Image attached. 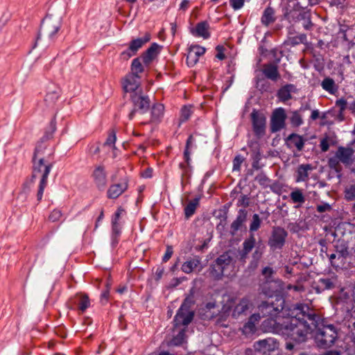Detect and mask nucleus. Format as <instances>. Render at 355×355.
I'll list each match as a JSON object with an SVG mask.
<instances>
[{"label": "nucleus", "instance_id": "1", "mask_svg": "<svg viewBox=\"0 0 355 355\" xmlns=\"http://www.w3.org/2000/svg\"><path fill=\"white\" fill-rule=\"evenodd\" d=\"M295 310L298 311L295 316L283 321L272 320V331L295 342L302 343L318 327L319 317L312 311L309 312V307L304 304L296 305Z\"/></svg>", "mask_w": 355, "mask_h": 355}, {"label": "nucleus", "instance_id": "13", "mask_svg": "<svg viewBox=\"0 0 355 355\" xmlns=\"http://www.w3.org/2000/svg\"><path fill=\"white\" fill-rule=\"evenodd\" d=\"M286 116L284 108L276 109L272 115L270 121L271 132H275L282 130L285 125Z\"/></svg>", "mask_w": 355, "mask_h": 355}, {"label": "nucleus", "instance_id": "42", "mask_svg": "<svg viewBox=\"0 0 355 355\" xmlns=\"http://www.w3.org/2000/svg\"><path fill=\"white\" fill-rule=\"evenodd\" d=\"M322 87L325 91L329 92L330 94H334L335 92V83L332 78H324L322 83Z\"/></svg>", "mask_w": 355, "mask_h": 355}, {"label": "nucleus", "instance_id": "4", "mask_svg": "<svg viewBox=\"0 0 355 355\" xmlns=\"http://www.w3.org/2000/svg\"><path fill=\"white\" fill-rule=\"evenodd\" d=\"M284 300L282 297H276L275 300L272 298L269 299L266 302H263L259 306V311L261 317L268 318L264 321L266 325H269V329L272 331V322L273 321H282L278 318L281 311L284 309Z\"/></svg>", "mask_w": 355, "mask_h": 355}, {"label": "nucleus", "instance_id": "39", "mask_svg": "<svg viewBox=\"0 0 355 355\" xmlns=\"http://www.w3.org/2000/svg\"><path fill=\"white\" fill-rule=\"evenodd\" d=\"M141 60V58H137L132 60L131 64V74L139 76V73L143 72L144 68Z\"/></svg>", "mask_w": 355, "mask_h": 355}, {"label": "nucleus", "instance_id": "63", "mask_svg": "<svg viewBox=\"0 0 355 355\" xmlns=\"http://www.w3.org/2000/svg\"><path fill=\"white\" fill-rule=\"evenodd\" d=\"M135 55V53H133L132 51H130V48L128 47L127 50L123 51L121 53V57L122 59L127 60Z\"/></svg>", "mask_w": 355, "mask_h": 355}, {"label": "nucleus", "instance_id": "21", "mask_svg": "<svg viewBox=\"0 0 355 355\" xmlns=\"http://www.w3.org/2000/svg\"><path fill=\"white\" fill-rule=\"evenodd\" d=\"M128 188L126 180H123L120 183L112 184L107 190V197L109 198L115 199L121 196Z\"/></svg>", "mask_w": 355, "mask_h": 355}, {"label": "nucleus", "instance_id": "32", "mask_svg": "<svg viewBox=\"0 0 355 355\" xmlns=\"http://www.w3.org/2000/svg\"><path fill=\"white\" fill-rule=\"evenodd\" d=\"M164 107L161 103H156L153 105L151 109V119L152 122H157L161 120L164 116Z\"/></svg>", "mask_w": 355, "mask_h": 355}, {"label": "nucleus", "instance_id": "59", "mask_svg": "<svg viewBox=\"0 0 355 355\" xmlns=\"http://www.w3.org/2000/svg\"><path fill=\"white\" fill-rule=\"evenodd\" d=\"M216 50L217 51V54L216 55V58L218 60H223L225 58V55L224 54L225 48L223 46L218 45L216 47Z\"/></svg>", "mask_w": 355, "mask_h": 355}, {"label": "nucleus", "instance_id": "40", "mask_svg": "<svg viewBox=\"0 0 355 355\" xmlns=\"http://www.w3.org/2000/svg\"><path fill=\"white\" fill-rule=\"evenodd\" d=\"M224 270L222 266L215 262L211 267L210 274L214 279H219L223 276Z\"/></svg>", "mask_w": 355, "mask_h": 355}, {"label": "nucleus", "instance_id": "28", "mask_svg": "<svg viewBox=\"0 0 355 355\" xmlns=\"http://www.w3.org/2000/svg\"><path fill=\"white\" fill-rule=\"evenodd\" d=\"M150 40V35L149 33H146L144 37L132 40L129 44L130 51H132L135 54L139 49H141L144 44L149 42Z\"/></svg>", "mask_w": 355, "mask_h": 355}, {"label": "nucleus", "instance_id": "14", "mask_svg": "<svg viewBox=\"0 0 355 355\" xmlns=\"http://www.w3.org/2000/svg\"><path fill=\"white\" fill-rule=\"evenodd\" d=\"M251 119L254 134L258 137H262L265 134L266 117L259 112L253 110L251 113Z\"/></svg>", "mask_w": 355, "mask_h": 355}, {"label": "nucleus", "instance_id": "46", "mask_svg": "<svg viewBox=\"0 0 355 355\" xmlns=\"http://www.w3.org/2000/svg\"><path fill=\"white\" fill-rule=\"evenodd\" d=\"M116 134L114 131H112L105 142L103 144V148H110L112 150H114L115 149V141H116Z\"/></svg>", "mask_w": 355, "mask_h": 355}, {"label": "nucleus", "instance_id": "11", "mask_svg": "<svg viewBox=\"0 0 355 355\" xmlns=\"http://www.w3.org/2000/svg\"><path fill=\"white\" fill-rule=\"evenodd\" d=\"M288 232L281 227H274L268 240L269 246L273 249H282L285 244Z\"/></svg>", "mask_w": 355, "mask_h": 355}, {"label": "nucleus", "instance_id": "49", "mask_svg": "<svg viewBox=\"0 0 355 355\" xmlns=\"http://www.w3.org/2000/svg\"><path fill=\"white\" fill-rule=\"evenodd\" d=\"M261 220L259 217V216L257 214H254L252 216V220L250 225V231L251 232H256L259 230V228L261 226Z\"/></svg>", "mask_w": 355, "mask_h": 355}, {"label": "nucleus", "instance_id": "25", "mask_svg": "<svg viewBox=\"0 0 355 355\" xmlns=\"http://www.w3.org/2000/svg\"><path fill=\"white\" fill-rule=\"evenodd\" d=\"M354 150L352 148L339 147L336 153L338 159L343 164H349Z\"/></svg>", "mask_w": 355, "mask_h": 355}, {"label": "nucleus", "instance_id": "9", "mask_svg": "<svg viewBox=\"0 0 355 355\" xmlns=\"http://www.w3.org/2000/svg\"><path fill=\"white\" fill-rule=\"evenodd\" d=\"M338 284V276L334 272H330L320 277L314 282L312 287L317 293H320L325 290L336 288Z\"/></svg>", "mask_w": 355, "mask_h": 355}, {"label": "nucleus", "instance_id": "61", "mask_svg": "<svg viewBox=\"0 0 355 355\" xmlns=\"http://www.w3.org/2000/svg\"><path fill=\"white\" fill-rule=\"evenodd\" d=\"M320 146L322 152H327L329 150V144L328 137L321 139Z\"/></svg>", "mask_w": 355, "mask_h": 355}, {"label": "nucleus", "instance_id": "6", "mask_svg": "<svg viewBox=\"0 0 355 355\" xmlns=\"http://www.w3.org/2000/svg\"><path fill=\"white\" fill-rule=\"evenodd\" d=\"M314 329H316L315 341L319 347L327 348L334 344L338 338V332L333 324L319 327L318 322V327Z\"/></svg>", "mask_w": 355, "mask_h": 355}, {"label": "nucleus", "instance_id": "44", "mask_svg": "<svg viewBox=\"0 0 355 355\" xmlns=\"http://www.w3.org/2000/svg\"><path fill=\"white\" fill-rule=\"evenodd\" d=\"M290 197L294 203H300L302 204L305 202V198L300 189H296L292 191L290 194Z\"/></svg>", "mask_w": 355, "mask_h": 355}, {"label": "nucleus", "instance_id": "22", "mask_svg": "<svg viewBox=\"0 0 355 355\" xmlns=\"http://www.w3.org/2000/svg\"><path fill=\"white\" fill-rule=\"evenodd\" d=\"M160 46L157 43H153L142 54L141 58L146 65H149L150 62L155 58L159 53Z\"/></svg>", "mask_w": 355, "mask_h": 355}, {"label": "nucleus", "instance_id": "8", "mask_svg": "<svg viewBox=\"0 0 355 355\" xmlns=\"http://www.w3.org/2000/svg\"><path fill=\"white\" fill-rule=\"evenodd\" d=\"M133 104V110L128 115V118L132 120L135 112H138L141 114L146 112L150 107V99L148 96L143 95L141 93L135 92L131 96Z\"/></svg>", "mask_w": 355, "mask_h": 355}, {"label": "nucleus", "instance_id": "36", "mask_svg": "<svg viewBox=\"0 0 355 355\" xmlns=\"http://www.w3.org/2000/svg\"><path fill=\"white\" fill-rule=\"evenodd\" d=\"M200 198H195L194 199L190 200L188 204L184 207V216L186 218H189L192 216L197 207L199 206Z\"/></svg>", "mask_w": 355, "mask_h": 355}, {"label": "nucleus", "instance_id": "55", "mask_svg": "<svg viewBox=\"0 0 355 355\" xmlns=\"http://www.w3.org/2000/svg\"><path fill=\"white\" fill-rule=\"evenodd\" d=\"M62 212L59 209H54L49 215V220L52 222H56L62 217Z\"/></svg>", "mask_w": 355, "mask_h": 355}, {"label": "nucleus", "instance_id": "15", "mask_svg": "<svg viewBox=\"0 0 355 355\" xmlns=\"http://www.w3.org/2000/svg\"><path fill=\"white\" fill-rule=\"evenodd\" d=\"M254 305L251 299L246 296L240 299L233 310L232 315L234 317H239L241 315H247L253 309Z\"/></svg>", "mask_w": 355, "mask_h": 355}, {"label": "nucleus", "instance_id": "33", "mask_svg": "<svg viewBox=\"0 0 355 355\" xmlns=\"http://www.w3.org/2000/svg\"><path fill=\"white\" fill-rule=\"evenodd\" d=\"M261 317L259 313L252 314L250 317L248 322L244 325L243 331L245 333L254 332L256 330V323L260 320Z\"/></svg>", "mask_w": 355, "mask_h": 355}, {"label": "nucleus", "instance_id": "24", "mask_svg": "<svg viewBox=\"0 0 355 355\" xmlns=\"http://www.w3.org/2000/svg\"><path fill=\"white\" fill-rule=\"evenodd\" d=\"M279 282L272 280H266V282L261 286V292L269 297L279 291Z\"/></svg>", "mask_w": 355, "mask_h": 355}, {"label": "nucleus", "instance_id": "7", "mask_svg": "<svg viewBox=\"0 0 355 355\" xmlns=\"http://www.w3.org/2000/svg\"><path fill=\"white\" fill-rule=\"evenodd\" d=\"M191 303V300L187 297L178 309L174 318L175 326L176 327L181 325L187 327L192 321L194 314L189 310V304Z\"/></svg>", "mask_w": 355, "mask_h": 355}, {"label": "nucleus", "instance_id": "31", "mask_svg": "<svg viewBox=\"0 0 355 355\" xmlns=\"http://www.w3.org/2000/svg\"><path fill=\"white\" fill-rule=\"evenodd\" d=\"M74 303L78 306L82 312H84L89 306L90 301L89 297L85 294H78L74 298Z\"/></svg>", "mask_w": 355, "mask_h": 355}, {"label": "nucleus", "instance_id": "53", "mask_svg": "<svg viewBox=\"0 0 355 355\" xmlns=\"http://www.w3.org/2000/svg\"><path fill=\"white\" fill-rule=\"evenodd\" d=\"M243 161H244V158L241 155H236L234 157V159H233L232 171L239 172L241 171V166L242 163L243 162Z\"/></svg>", "mask_w": 355, "mask_h": 355}, {"label": "nucleus", "instance_id": "54", "mask_svg": "<svg viewBox=\"0 0 355 355\" xmlns=\"http://www.w3.org/2000/svg\"><path fill=\"white\" fill-rule=\"evenodd\" d=\"M121 234V229H118V231L116 232L114 229L112 228V236H111V245L114 248H115L119 243V237Z\"/></svg>", "mask_w": 355, "mask_h": 355}, {"label": "nucleus", "instance_id": "3", "mask_svg": "<svg viewBox=\"0 0 355 355\" xmlns=\"http://www.w3.org/2000/svg\"><path fill=\"white\" fill-rule=\"evenodd\" d=\"M61 25L62 17L60 15L48 14L42 22L37 42L40 41L44 45L54 42Z\"/></svg>", "mask_w": 355, "mask_h": 355}, {"label": "nucleus", "instance_id": "57", "mask_svg": "<svg viewBox=\"0 0 355 355\" xmlns=\"http://www.w3.org/2000/svg\"><path fill=\"white\" fill-rule=\"evenodd\" d=\"M316 209L318 212L323 213V212L331 211V207L329 203L323 202L320 205H318L316 207Z\"/></svg>", "mask_w": 355, "mask_h": 355}, {"label": "nucleus", "instance_id": "64", "mask_svg": "<svg viewBox=\"0 0 355 355\" xmlns=\"http://www.w3.org/2000/svg\"><path fill=\"white\" fill-rule=\"evenodd\" d=\"M239 202L244 207H247L249 206V198L245 195L241 196L239 200Z\"/></svg>", "mask_w": 355, "mask_h": 355}, {"label": "nucleus", "instance_id": "10", "mask_svg": "<svg viewBox=\"0 0 355 355\" xmlns=\"http://www.w3.org/2000/svg\"><path fill=\"white\" fill-rule=\"evenodd\" d=\"M193 141V137L192 135H190L187 141L186 148L184 152V157L185 159V163H180V168L182 169L181 173V184L182 187H184V184L187 183V179L190 176L191 174V166H190V151L189 149L192 146V144Z\"/></svg>", "mask_w": 355, "mask_h": 355}, {"label": "nucleus", "instance_id": "58", "mask_svg": "<svg viewBox=\"0 0 355 355\" xmlns=\"http://www.w3.org/2000/svg\"><path fill=\"white\" fill-rule=\"evenodd\" d=\"M274 272H274L273 269L268 266L265 267L262 270V275L265 277L266 280H272L271 277L274 274Z\"/></svg>", "mask_w": 355, "mask_h": 355}, {"label": "nucleus", "instance_id": "5", "mask_svg": "<svg viewBox=\"0 0 355 355\" xmlns=\"http://www.w3.org/2000/svg\"><path fill=\"white\" fill-rule=\"evenodd\" d=\"M320 3V0H293L290 2L285 12V17L290 21L306 19L307 12L302 10L313 6Z\"/></svg>", "mask_w": 355, "mask_h": 355}, {"label": "nucleus", "instance_id": "48", "mask_svg": "<svg viewBox=\"0 0 355 355\" xmlns=\"http://www.w3.org/2000/svg\"><path fill=\"white\" fill-rule=\"evenodd\" d=\"M288 41L293 46L304 44L306 42V35L302 33L298 35L289 37Z\"/></svg>", "mask_w": 355, "mask_h": 355}, {"label": "nucleus", "instance_id": "34", "mask_svg": "<svg viewBox=\"0 0 355 355\" xmlns=\"http://www.w3.org/2000/svg\"><path fill=\"white\" fill-rule=\"evenodd\" d=\"M200 261L198 257H195L185 261L181 267L182 270L187 274L192 272L199 265Z\"/></svg>", "mask_w": 355, "mask_h": 355}, {"label": "nucleus", "instance_id": "35", "mask_svg": "<svg viewBox=\"0 0 355 355\" xmlns=\"http://www.w3.org/2000/svg\"><path fill=\"white\" fill-rule=\"evenodd\" d=\"M287 141L290 143V145H293L296 147L299 151H301L303 149L305 142L302 136L295 133L290 135L287 138Z\"/></svg>", "mask_w": 355, "mask_h": 355}, {"label": "nucleus", "instance_id": "30", "mask_svg": "<svg viewBox=\"0 0 355 355\" xmlns=\"http://www.w3.org/2000/svg\"><path fill=\"white\" fill-rule=\"evenodd\" d=\"M263 73L266 78L272 80H276L279 76L277 67L274 64H265Z\"/></svg>", "mask_w": 355, "mask_h": 355}, {"label": "nucleus", "instance_id": "41", "mask_svg": "<svg viewBox=\"0 0 355 355\" xmlns=\"http://www.w3.org/2000/svg\"><path fill=\"white\" fill-rule=\"evenodd\" d=\"M215 262L218 263V266H220L225 269L231 263L232 258L228 253H224L218 257Z\"/></svg>", "mask_w": 355, "mask_h": 355}, {"label": "nucleus", "instance_id": "37", "mask_svg": "<svg viewBox=\"0 0 355 355\" xmlns=\"http://www.w3.org/2000/svg\"><path fill=\"white\" fill-rule=\"evenodd\" d=\"M339 243L340 244L338 243L336 245V252L338 255V261H340V263H342L349 255V250L345 243L343 241Z\"/></svg>", "mask_w": 355, "mask_h": 355}, {"label": "nucleus", "instance_id": "2", "mask_svg": "<svg viewBox=\"0 0 355 355\" xmlns=\"http://www.w3.org/2000/svg\"><path fill=\"white\" fill-rule=\"evenodd\" d=\"M44 137L39 142L35 148L33 157L32 176L28 182L24 184V189L30 187L35 179L40 180L37 192V199H42L44 189L47 186L49 175L54 166L53 149L48 148L44 142Z\"/></svg>", "mask_w": 355, "mask_h": 355}, {"label": "nucleus", "instance_id": "17", "mask_svg": "<svg viewBox=\"0 0 355 355\" xmlns=\"http://www.w3.org/2000/svg\"><path fill=\"white\" fill-rule=\"evenodd\" d=\"M255 243L256 239L254 235L251 234L250 236L243 241L242 244L243 248L238 252L236 257L239 261L243 263L245 262L247 258L248 257L249 253L254 248Z\"/></svg>", "mask_w": 355, "mask_h": 355}, {"label": "nucleus", "instance_id": "47", "mask_svg": "<svg viewBox=\"0 0 355 355\" xmlns=\"http://www.w3.org/2000/svg\"><path fill=\"white\" fill-rule=\"evenodd\" d=\"M192 107L191 105H184L181 110L180 121H187L192 114Z\"/></svg>", "mask_w": 355, "mask_h": 355}, {"label": "nucleus", "instance_id": "27", "mask_svg": "<svg viewBox=\"0 0 355 355\" xmlns=\"http://www.w3.org/2000/svg\"><path fill=\"white\" fill-rule=\"evenodd\" d=\"M295 92V86L292 84H287L279 89L277 92V96L280 101L282 102H286L292 98L291 94Z\"/></svg>", "mask_w": 355, "mask_h": 355}, {"label": "nucleus", "instance_id": "19", "mask_svg": "<svg viewBox=\"0 0 355 355\" xmlns=\"http://www.w3.org/2000/svg\"><path fill=\"white\" fill-rule=\"evenodd\" d=\"M205 53V49L204 47L198 45L191 46L187 56V65L190 67H193L198 62L199 58Z\"/></svg>", "mask_w": 355, "mask_h": 355}, {"label": "nucleus", "instance_id": "12", "mask_svg": "<svg viewBox=\"0 0 355 355\" xmlns=\"http://www.w3.org/2000/svg\"><path fill=\"white\" fill-rule=\"evenodd\" d=\"M278 343L273 338L259 340L254 343L255 351L261 355H271V353L278 349Z\"/></svg>", "mask_w": 355, "mask_h": 355}, {"label": "nucleus", "instance_id": "45", "mask_svg": "<svg viewBox=\"0 0 355 355\" xmlns=\"http://www.w3.org/2000/svg\"><path fill=\"white\" fill-rule=\"evenodd\" d=\"M185 340V329H181L178 334L171 340V345L178 346L183 343Z\"/></svg>", "mask_w": 355, "mask_h": 355}, {"label": "nucleus", "instance_id": "60", "mask_svg": "<svg viewBox=\"0 0 355 355\" xmlns=\"http://www.w3.org/2000/svg\"><path fill=\"white\" fill-rule=\"evenodd\" d=\"M245 1V0H230V3L234 10H239L243 7Z\"/></svg>", "mask_w": 355, "mask_h": 355}, {"label": "nucleus", "instance_id": "16", "mask_svg": "<svg viewBox=\"0 0 355 355\" xmlns=\"http://www.w3.org/2000/svg\"><path fill=\"white\" fill-rule=\"evenodd\" d=\"M255 243L256 239L254 235L251 234L250 236L243 241L242 244L243 248L238 252L236 257L239 261L243 263L245 262L247 258L248 257L249 253L254 248Z\"/></svg>", "mask_w": 355, "mask_h": 355}, {"label": "nucleus", "instance_id": "29", "mask_svg": "<svg viewBox=\"0 0 355 355\" xmlns=\"http://www.w3.org/2000/svg\"><path fill=\"white\" fill-rule=\"evenodd\" d=\"M276 20L275 10L268 6L267 7L261 16V24L265 26H268L270 24L274 23Z\"/></svg>", "mask_w": 355, "mask_h": 355}, {"label": "nucleus", "instance_id": "51", "mask_svg": "<svg viewBox=\"0 0 355 355\" xmlns=\"http://www.w3.org/2000/svg\"><path fill=\"white\" fill-rule=\"evenodd\" d=\"M345 197L347 200H355V184H352L346 187L345 190Z\"/></svg>", "mask_w": 355, "mask_h": 355}, {"label": "nucleus", "instance_id": "20", "mask_svg": "<svg viewBox=\"0 0 355 355\" xmlns=\"http://www.w3.org/2000/svg\"><path fill=\"white\" fill-rule=\"evenodd\" d=\"M139 76L128 74L123 83V89L125 92H135L139 86Z\"/></svg>", "mask_w": 355, "mask_h": 355}, {"label": "nucleus", "instance_id": "50", "mask_svg": "<svg viewBox=\"0 0 355 355\" xmlns=\"http://www.w3.org/2000/svg\"><path fill=\"white\" fill-rule=\"evenodd\" d=\"M291 123L295 127H299L303 123L302 116L300 114L298 111H294L292 112Z\"/></svg>", "mask_w": 355, "mask_h": 355}, {"label": "nucleus", "instance_id": "18", "mask_svg": "<svg viewBox=\"0 0 355 355\" xmlns=\"http://www.w3.org/2000/svg\"><path fill=\"white\" fill-rule=\"evenodd\" d=\"M92 178L98 189L103 190L106 187L107 173L104 166H96L93 171Z\"/></svg>", "mask_w": 355, "mask_h": 355}, {"label": "nucleus", "instance_id": "52", "mask_svg": "<svg viewBox=\"0 0 355 355\" xmlns=\"http://www.w3.org/2000/svg\"><path fill=\"white\" fill-rule=\"evenodd\" d=\"M255 180L261 186L266 187L269 185L270 183V179L267 177L266 174L263 173H260L258 174Z\"/></svg>", "mask_w": 355, "mask_h": 355}, {"label": "nucleus", "instance_id": "26", "mask_svg": "<svg viewBox=\"0 0 355 355\" xmlns=\"http://www.w3.org/2000/svg\"><path fill=\"white\" fill-rule=\"evenodd\" d=\"M313 170L311 164H301L296 171L295 181L297 182L307 181L309 176V172Z\"/></svg>", "mask_w": 355, "mask_h": 355}, {"label": "nucleus", "instance_id": "43", "mask_svg": "<svg viewBox=\"0 0 355 355\" xmlns=\"http://www.w3.org/2000/svg\"><path fill=\"white\" fill-rule=\"evenodd\" d=\"M124 212V210L119 207L115 212L112 219V228L114 229V230L116 232L118 231V229H121V226L119 223V220L120 219V217L121 214H123Z\"/></svg>", "mask_w": 355, "mask_h": 355}, {"label": "nucleus", "instance_id": "62", "mask_svg": "<svg viewBox=\"0 0 355 355\" xmlns=\"http://www.w3.org/2000/svg\"><path fill=\"white\" fill-rule=\"evenodd\" d=\"M173 250L171 246L168 245L166 247V252L162 258L164 262L168 261L173 254Z\"/></svg>", "mask_w": 355, "mask_h": 355}, {"label": "nucleus", "instance_id": "56", "mask_svg": "<svg viewBox=\"0 0 355 355\" xmlns=\"http://www.w3.org/2000/svg\"><path fill=\"white\" fill-rule=\"evenodd\" d=\"M58 98V94L55 92L48 93L45 97V101L49 103H53Z\"/></svg>", "mask_w": 355, "mask_h": 355}, {"label": "nucleus", "instance_id": "38", "mask_svg": "<svg viewBox=\"0 0 355 355\" xmlns=\"http://www.w3.org/2000/svg\"><path fill=\"white\" fill-rule=\"evenodd\" d=\"M209 24L206 21H201L196 25L195 33L197 36L207 39L209 37Z\"/></svg>", "mask_w": 355, "mask_h": 355}, {"label": "nucleus", "instance_id": "23", "mask_svg": "<svg viewBox=\"0 0 355 355\" xmlns=\"http://www.w3.org/2000/svg\"><path fill=\"white\" fill-rule=\"evenodd\" d=\"M247 219V211L245 209H240L236 218L232 222L230 227V233L235 235L236 232L242 227Z\"/></svg>", "mask_w": 355, "mask_h": 355}]
</instances>
